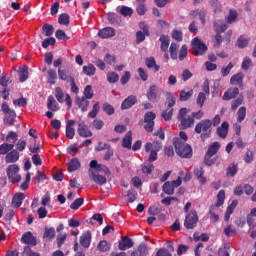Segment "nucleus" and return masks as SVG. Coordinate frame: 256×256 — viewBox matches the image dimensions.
<instances>
[{
	"label": "nucleus",
	"instance_id": "1",
	"mask_svg": "<svg viewBox=\"0 0 256 256\" xmlns=\"http://www.w3.org/2000/svg\"><path fill=\"white\" fill-rule=\"evenodd\" d=\"M173 145H174L176 154L179 157H182L183 159H191V157H193V148H191V145L183 142L181 138L179 137L174 138Z\"/></svg>",
	"mask_w": 256,
	"mask_h": 256
},
{
	"label": "nucleus",
	"instance_id": "2",
	"mask_svg": "<svg viewBox=\"0 0 256 256\" xmlns=\"http://www.w3.org/2000/svg\"><path fill=\"white\" fill-rule=\"evenodd\" d=\"M213 127V121L210 119H204L196 124L194 131L198 135H200V139L205 141V139H209L211 137V131Z\"/></svg>",
	"mask_w": 256,
	"mask_h": 256
},
{
	"label": "nucleus",
	"instance_id": "3",
	"mask_svg": "<svg viewBox=\"0 0 256 256\" xmlns=\"http://www.w3.org/2000/svg\"><path fill=\"white\" fill-rule=\"evenodd\" d=\"M170 51V57L173 61H177V59L179 61H185V59H187V55H188V47L187 45H182V47L179 50V45H177V43L172 42L169 48ZM179 51V54H178Z\"/></svg>",
	"mask_w": 256,
	"mask_h": 256
},
{
	"label": "nucleus",
	"instance_id": "4",
	"mask_svg": "<svg viewBox=\"0 0 256 256\" xmlns=\"http://www.w3.org/2000/svg\"><path fill=\"white\" fill-rule=\"evenodd\" d=\"M192 55L201 57L207 53V44L203 43L199 37H195L191 41Z\"/></svg>",
	"mask_w": 256,
	"mask_h": 256
},
{
	"label": "nucleus",
	"instance_id": "5",
	"mask_svg": "<svg viewBox=\"0 0 256 256\" xmlns=\"http://www.w3.org/2000/svg\"><path fill=\"white\" fill-rule=\"evenodd\" d=\"M197 223H199L197 211L191 210L188 214H186L184 227L186 229H195V227H197Z\"/></svg>",
	"mask_w": 256,
	"mask_h": 256
},
{
	"label": "nucleus",
	"instance_id": "6",
	"mask_svg": "<svg viewBox=\"0 0 256 256\" xmlns=\"http://www.w3.org/2000/svg\"><path fill=\"white\" fill-rule=\"evenodd\" d=\"M225 203V190H220L217 194V201L214 205L210 206L209 214L219 215V207Z\"/></svg>",
	"mask_w": 256,
	"mask_h": 256
},
{
	"label": "nucleus",
	"instance_id": "7",
	"mask_svg": "<svg viewBox=\"0 0 256 256\" xmlns=\"http://www.w3.org/2000/svg\"><path fill=\"white\" fill-rule=\"evenodd\" d=\"M140 31L136 32V43L139 45V43H143L145 41V37H149L151 34L149 33V25L145 22L139 23Z\"/></svg>",
	"mask_w": 256,
	"mask_h": 256
},
{
	"label": "nucleus",
	"instance_id": "8",
	"mask_svg": "<svg viewBox=\"0 0 256 256\" xmlns=\"http://www.w3.org/2000/svg\"><path fill=\"white\" fill-rule=\"evenodd\" d=\"M19 173V166L17 164L9 165L7 167V177L11 183H19L21 181V175Z\"/></svg>",
	"mask_w": 256,
	"mask_h": 256
},
{
	"label": "nucleus",
	"instance_id": "9",
	"mask_svg": "<svg viewBox=\"0 0 256 256\" xmlns=\"http://www.w3.org/2000/svg\"><path fill=\"white\" fill-rule=\"evenodd\" d=\"M77 133L80 137L87 138L93 137V132L89 129V126L85 122H80L78 124Z\"/></svg>",
	"mask_w": 256,
	"mask_h": 256
},
{
	"label": "nucleus",
	"instance_id": "10",
	"mask_svg": "<svg viewBox=\"0 0 256 256\" xmlns=\"http://www.w3.org/2000/svg\"><path fill=\"white\" fill-rule=\"evenodd\" d=\"M21 241L22 243H25V245H30L31 247H35V245H37V237L33 236L31 231L24 233L22 235Z\"/></svg>",
	"mask_w": 256,
	"mask_h": 256
},
{
	"label": "nucleus",
	"instance_id": "11",
	"mask_svg": "<svg viewBox=\"0 0 256 256\" xmlns=\"http://www.w3.org/2000/svg\"><path fill=\"white\" fill-rule=\"evenodd\" d=\"M134 243L131 238L128 236H122L121 241H119L118 248L120 251H127V249H131Z\"/></svg>",
	"mask_w": 256,
	"mask_h": 256
},
{
	"label": "nucleus",
	"instance_id": "12",
	"mask_svg": "<svg viewBox=\"0 0 256 256\" xmlns=\"http://www.w3.org/2000/svg\"><path fill=\"white\" fill-rule=\"evenodd\" d=\"M89 178L94 181L97 185L103 186L107 183V177L102 176L101 174H95L92 170H89Z\"/></svg>",
	"mask_w": 256,
	"mask_h": 256
},
{
	"label": "nucleus",
	"instance_id": "13",
	"mask_svg": "<svg viewBox=\"0 0 256 256\" xmlns=\"http://www.w3.org/2000/svg\"><path fill=\"white\" fill-rule=\"evenodd\" d=\"M239 95V88L233 87L229 88L222 96L223 101H231V99H236Z\"/></svg>",
	"mask_w": 256,
	"mask_h": 256
},
{
	"label": "nucleus",
	"instance_id": "14",
	"mask_svg": "<svg viewBox=\"0 0 256 256\" xmlns=\"http://www.w3.org/2000/svg\"><path fill=\"white\" fill-rule=\"evenodd\" d=\"M137 103V96L130 95L128 96L121 104L122 111H125L127 109H131L133 105Z\"/></svg>",
	"mask_w": 256,
	"mask_h": 256
},
{
	"label": "nucleus",
	"instance_id": "15",
	"mask_svg": "<svg viewBox=\"0 0 256 256\" xmlns=\"http://www.w3.org/2000/svg\"><path fill=\"white\" fill-rule=\"evenodd\" d=\"M149 255V247L145 243H141L138 248L132 251L130 256H146Z\"/></svg>",
	"mask_w": 256,
	"mask_h": 256
},
{
	"label": "nucleus",
	"instance_id": "16",
	"mask_svg": "<svg viewBox=\"0 0 256 256\" xmlns=\"http://www.w3.org/2000/svg\"><path fill=\"white\" fill-rule=\"evenodd\" d=\"M80 245L84 247V249H89L91 246V231H87L80 236Z\"/></svg>",
	"mask_w": 256,
	"mask_h": 256
},
{
	"label": "nucleus",
	"instance_id": "17",
	"mask_svg": "<svg viewBox=\"0 0 256 256\" xmlns=\"http://www.w3.org/2000/svg\"><path fill=\"white\" fill-rule=\"evenodd\" d=\"M98 36L101 39H109V37H115V29L111 27L103 28L98 32Z\"/></svg>",
	"mask_w": 256,
	"mask_h": 256
},
{
	"label": "nucleus",
	"instance_id": "18",
	"mask_svg": "<svg viewBox=\"0 0 256 256\" xmlns=\"http://www.w3.org/2000/svg\"><path fill=\"white\" fill-rule=\"evenodd\" d=\"M68 172L73 173V171H77L81 169V161L79 158H72L68 163Z\"/></svg>",
	"mask_w": 256,
	"mask_h": 256
},
{
	"label": "nucleus",
	"instance_id": "19",
	"mask_svg": "<svg viewBox=\"0 0 256 256\" xmlns=\"http://www.w3.org/2000/svg\"><path fill=\"white\" fill-rule=\"evenodd\" d=\"M193 125H195V119L192 116L180 119V129H189Z\"/></svg>",
	"mask_w": 256,
	"mask_h": 256
},
{
	"label": "nucleus",
	"instance_id": "20",
	"mask_svg": "<svg viewBox=\"0 0 256 256\" xmlns=\"http://www.w3.org/2000/svg\"><path fill=\"white\" fill-rule=\"evenodd\" d=\"M194 175L201 185H205V183H207V178H205L204 176L205 170L203 169V167L195 168Z\"/></svg>",
	"mask_w": 256,
	"mask_h": 256
},
{
	"label": "nucleus",
	"instance_id": "21",
	"mask_svg": "<svg viewBox=\"0 0 256 256\" xmlns=\"http://www.w3.org/2000/svg\"><path fill=\"white\" fill-rule=\"evenodd\" d=\"M244 77H245V75H243V73H241V72L234 74L230 78L231 85H238L241 89H243V78Z\"/></svg>",
	"mask_w": 256,
	"mask_h": 256
},
{
	"label": "nucleus",
	"instance_id": "22",
	"mask_svg": "<svg viewBox=\"0 0 256 256\" xmlns=\"http://www.w3.org/2000/svg\"><path fill=\"white\" fill-rule=\"evenodd\" d=\"M133 143V132L128 131L122 139V147L124 149H131Z\"/></svg>",
	"mask_w": 256,
	"mask_h": 256
},
{
	"label": "nucleus",
	"instance_id": "23",
	"mask_svg": "<svg viewBox=\"0 0 256 256\" xmlns=\"http://www.w3.org/2000/svg\"><path fill=\"white\" fill-rule=\"evenodd\" d=\"M217 135L221 137V139H225L227 134L229 133V123L223 122L220 127L217 128Z\"/></svg>",
	"mask_w": 256,
	"mask_h": 256
},
{
	"label": "nucleus",
	"instance_id": "24",
	"mask_svg": "<svg viewBox=\"0 0 256 256\" xmlns=\"http://www.w3.org/2000/svg\"><path fill=\"white\" fill-rule=\"evenodd\" d=\"M239 205V201L233 200L231 204L227 207V210L224 215V221H229L231 219V215H233V211H235V208Z\"/></svg>",
	"mask_w": 256,
	"mask_h": 256
},
{
	"label": "nucleus",
	"instance_id": "25",
	"mask_svg": "<svg viewBox=\"0 0 256 256\" xmlns=\"http://www.w3.org/2000/svg\"><path fill=\"white\" fill-rule=\"evenodd\" d=\"M25 199V194L24 193H16L12 199V205L16 208L19 209L21 205H23V200Z\"/></svg>",
	"mask_w": 256,
	"mask_h": 256
},
{
	"label": "nucleus",
	"instance_id": "26",
	"mask_svg": "<svg viewBox=\"0 0 256 256\" xmlns=\"http://www.w3.org/2000/svg\"><path fill=\"white\" fill-rule=\"evenodd\" d=\"M5 161L6 163H17L19 161V152L13 149L6 155Z\"/></svg>",
	"mask_w": 256,
	"mask_h": 256
},
{
	"label": "nucleus",
	"instance_id": "27",
	"mask_svg": "<svg viewBox=\"0 0 256 256\" xmlns=\"http://www.w3.org/2000/svg\"><path fill=\"white\" fill-rule=\"evenodd\" d=\"M76 105L81 109L82 113H85L89 108V100L85 97L77 98Z\"/></svg>",
	"mask_w": 256,
	"mask_h": 256
},
{
	"label": "nucleus",
	"instance_id": "28",
	"mask_svg": "<svg viewBox=\"0 0 256 256\" xmlns=\"http://www.w3.org/2000/svg\"><path fill=\"white\" fill-rule=\"evenodd\" d=\"M19 70V81L20 83H25V81L29 79V67L27 65H24L20 67Z\"/></svg>",
	"mask_w": 256,
	"mask_h": 256
},
{
	"label": "nucleus",
	"instance_id": "29",
	"mask_svg": "<svg viewBox=\"0 0 256 256\" xmlns=\"http://www.w3.org/2000/svg\"><path fill=\"white\" fill-rule=\"evenodd\" d=\"M5 115L6 116L4 122L10 126L15 125V119L17 118V113L15 112V110L9 111Z\"/></svg>",
	"mask_w": 256,
	"mask_h": 256
},
{
	"label": "nucleus",
	"instance_id": "30",
	"mask_svg": "<svg viewBox=\"0 0 256 256\" xmlns=\"http://www.w3.org/2000/svg\"><path fill=\"white\" fill-rule=\"evenodd\" d=\"M159 41L161 42V51L167 53V50L169 49V44L171 43L169 36L161 35Z\"/></svg>",
	"mask_w": 256,
	"mask_h": 256
},
{
	"label": "nucleus",
	"instance_id": "31",
	"mask_svg": "<svg viewBox=\"0 0 256 256\" xmlns=\"http://www.w3.org/2000/svg\"><path fill=\"white\" fill-rule=\"evenodd\" d=\"M148 101L157 100V85H151L146 95Z\"/></svg>",
	"mask_w": 256,
	"mask_h": 256
},
{
	"label": "nucleus",
	"instance_id": "32",
	"mask_svg": "<svg viewBox=\"0 0 256 256\" xmlns=\"http://www.w3.org/2000/svg\"><path fill=\"white\" fill-rule=\"evenodd\" d=\"M47 101V109L50 111H59V104H57V101L52 95L48 96Z\"/></svg>",
	"mask_w": 256,
	"mask_h": 256
},
{
	"label": "nucleus",
	"instance_id": "33",
	"mask_svg": "<svg viewBox=\"0 0 256 256\" xmlns=\"http://www.w3.org/2000/svg\"><path fill=\"white\" fill-rule=\"evenodd\" d=\"M244 101L245 97L243 95H239L238 98L231 102V111H237V109L243 105Z\"/></svg>",
	"mask_w": 256,
	"mask_h": 256
},
{
	"label": "nucleus",
	"instance_id": "34",
	"mask_svg": "<svg viewBox=\"0 0 256 256\" xmlns=\"http://www.w3.org/2000/svg\"><path fill=\"white\" fill-rule=\"evenodd\" d=\"M97 249L102 253H107V251H111V243H109L107 240H102L98 243Z\"/></svg>",
	"mask_w": 256,
	"mask_h": 256
},
{
	"label": "nucleus",
	"instance_id": "35",
	"mask_svg": "<svg viewBox=\"0 0 256 256\" xmlns=\"http://www.w3.org/2000/svg\"><path fill=\"white\" fill-rule=\"evenodd\" d=\"M192 15L194 17H199L202 25H205V23H206L205 18L207 17V10H205V9L195 10L192 12Z\"/></svg>",
	"mask_w": 256,
	"mask_h": 256
},
{
	"label": "nucleus",
	"instance_id": "36",
	"mask_svg": "<svg viewBox=\"0 0 256 256\" xmlns=\"http://www.w3.org/2000/svg\"><path fill=\"white\" fill-rule=\"evenodd\" d=\"M47 82L49 83V85H55V83H57V71H55L54 69H50L47 71Z\"/></svg>",
	"mask_w": 256,
	"mask_h": 256
},
{
	"label": "nucleus",
	"instance_id": "37",
	"mask_svg": "<svg viewBox=\"0 0 256 256\" xmlns=\"http://www.w3.org/2000/svg\"><path fill=\"white\" fill-rule=\"evenodd\" d=\"M145 65L148 67V69H155V71H159V69H161L153 57L146 58Z\"/></svg>",
	"mask_w": 256,
	"mask_h": 256
},
{
	"label": "nucleus",
	"instance_id": "38",
	"mask_svg": "<svg viewBox=\"0 0 256 256\" xmlns=\"http://www.w3.org/2000/svg\"><path fill=\"white\" fill-rule=\"evenodd\" d=\"M219 149H221V144H219V142H214L209 146L206 155H210L213 157L217 153V151H219Z\"/></svg>",
	"mask_w": 256,
	"mask_h": 256
},
{
	"label": "nucleus",
	"instance_id": "39",
	"mask_svg": "<svg viewBox=\"0 0 256 256\" xmlns=\"http://www.w3.org/2000/svg\"><path fill=\"white\" fill-rule=\"evenodd\" d=\"M193 97V89L189 90L188 92L185 90H181L179 94V100L182 102L189 101L190 98Z\"/></svg>",
	"mask_w": 256,
	"mask_h": 256
},
{
	"label": "nucleus",
	"instance_id": "40",
	"mask_svg": "<svg viewBox=\"0 0 256 256\" xmlns=\"http://www.w3.org/2000/svg\"><path fill=\"white\" fill-rule=\"evenodd\" d=\"M245 117H247V108L245 106H242L237 111L238 123H243V121H245Z\"/></svg>",
	"mask_w": 256,
	"mask_h": 256
},
{
	"label": "nucleus",
	"instance_id": "41",
	"mask_svg": "<svg viewBox=\"0 0 256 256\" xmlns=\"http://www.w3.org/2000/svg\"><path fill=\"white\" fill-rule=\"evenodd\" d=\"M162 190L166 195H173L175 193V188H173L171 181L165 182L162 186Z\"/></svg>",
	"mask_w": 256,
	"mask_h": 256
},
{
	"label": "nucleus",
	"instance_id": "42",
	"mask_svg": "<svg viewBox=\"0 0 256 256\" xmlns=\"http://www.w3.org/2000/svg\"><path fill=\"white\" fill-rule=\"evenodd\" d=\"M82 71L84 75H88V77H93L95 75V72L97 71V68L93 64H89L88 66H83Z\"/></svg>",
	"mask_w": 256,
	"mask_h": 256
},
{
	"label": "nucleus",
	"instance_id": "43",
	"mask_svg": "<svg viewBox=\"0 0 256 256\" xmlns=\"http://www.w3.org/2000/svg\"><path fill=\"white\" fill-rule=\"evenodd\" d=\"M15 144L3 143L0 145V155H7L9 151H12Z\"/></svg>",
	"mask_w": 256,
	"mask_h": 256
},
{
	"label": "nucleus",
	"instance_id": "44",
	"mask_svg": "<svg viewBox=\"0 0 256 256\" xmlns=\"http://www.w3.org/2000/svg\"><path fill=\"white\" fill-rule=\"evenodd\" d=\"M100 109L101 106H99V102H96L92 107V111L88 113V117H90V119H95V117H97L99 114Z\"/></svg>",
	"mask_w": 256,
	"mask_h": 256
},
{
	"label": "nucleus",
	"instance_id": "45",
	"mask_svg": "<svg viewBox=\"0 0 256 256\" xmlns=\"http://www.w3.org/2000/svg\"><path fill=\"white\" fill-rule=\"evenodd\" d=\"M42 31L45 37H51V35H53V31H55V28H53V25L51 24H44L42 27Z\"/></svg>",
	"mask_w": 256,
	"mask_h": 256
},
{
	"label": "nucleus",
	"instance_id": "46",
	"mask_svg": "<svg viewBox=\"0 0 256 256\" xmlns=\"http://www.w3.org/2000/svg\"><path fill=\"white\" fill-rule=\"evenodd\" d=\"M237 45L239 49H245V47L249 45V38H246L245 36L241 35L237 40Z\"/></svg>",
	"mask_w": 256,
	"mask_h": 256
},
{
	"label": "nucleus",
	"instance_id": "47",
	"mask_svg": "<svg viewBox=\"0 0 256 256\" xmlns=\"http://www.w3.org/2000/svg\"><path fill=\"white\" fill-rule=\"evenodd\" d=\"M58 23L60 25H69V23H70L69 14H67V13L60 14L58 17Z\"/></svg>",
	"mask_w": 256,
	"mask_h": 256
},
{
	"label": "nucleus",
	"instance_id": "48",
	"mask_svg": "<svg viewBox=\"0 0 256 256\" xmlns=\"http://www.w3.org/2000/svg\"><path fill=\"white\" fill-rule=\"evenodd\" d=\"M157 115L154 112H146L144 115V123H155Z\"/></svg>",
	"mask_w": 256,
	"mask_h": 256
},
{
	"label": "nucleus",
	"instance_id": "49",
	"mask_svg": "<svg viewBox=\"0 0 256 256\" xmlns=\"http://www.w3.org/2000/svg\"><path fill=\"white\" fill-rule=\"evenodd\" d=\"M166 99L168 101V108L172 109V107H175L176 98L171 92L166 93Z\"/></svg>",
	"mask_w": 256,
	"mask_h": 256
},
{
	"label": "nucleus",
	"instance_id": "50",
	"mask_svg": "<svg viewBox=\"0 0 256 256\" xmlns=\"http://www.w3.org/2000/svg\"><path fill=\"white\" fill-rule=\"evenodd\" d=\"M237 165L235 164H231L227 170H226V176L227 177H235V175H237Z\"/></svg>",
	"mask_w": 256,
	"mask_h": 256
},
{
	"label": "nucleus",
	"instance_id": "51",
	"mask_svg": "<svg viewBox=\"0 0 256 256\" xmlns=\"http://www.w3.org/2000/svg\"><path fill=\"white\" fill-rule=\"evenodd\" d=\"M58 77L61 81H67L69 83V75H67V70L66 69H58Z\"/></svg>",
	"mask_w": 256,
	"mask_h": 256
},
{
	"label": "nucleus",
	"instance_id": "52",
	"mask_svg": "<svg viewBox=\"0 0 256 256\" xmlns=\"http://www.w3.org/2000/svg\"><path fill=\"white\" fill-rule=\"evenodd\" d=\"M83 203H85V199L78 198L74 200V202L70 205V209H73V211H77V209H79V207H81Z\"/></svg>",
	"mask_w": 256,
	"mask_h": 256
},
{
	"label": "nucleus",
	"instance_id": "53",
	"mask_svg": "<svg viewBox=\"0 0 256 256\" xmlns=\"http://www.w3.org/2000/svg\"><path fill=\"white\" fill-rule=\"evenodd\" d=\"M249 67H253V61L249 57H245L242 62L243 71H249Z\"/></svg>",
	"mask_w": 256,
	"mask_h": 256
},
{
	"label": "nucleus",
	"instance_id": "54",
	"mask_svg": "<svg viewBox=\"0 0 256 256\" xmlns=\"http://www.w3.org/2000/svg\"><path fill=\"white\" fill-rule=\"evenodd\" d=\"M79 152V147L77 145V143H74L72 145H70L67 148V154L68 155H72V157H75V155Z\"/></svg>",
	"mask_w": 256,
	"mask_h": 256
},
{
	"label": "nucleus",
	"instance_id": "55",
	"mask_svg": "<svg viewBox=\"0 0 256 256\" xmlns=\"http://www.w3.org/2000/svg\"><path fill=\"white\" fill-rule=\"evenodd\" d=\"M107 81L108 83H117V81H119V74L116 72H109L107 74Z\"/></svg>",
	"mask_w": 256,
	"mask_h": 256
},
{
	"label": "nucleus",
	"instance_id": "56",
	"mask_svg": "<svg viewBox=\"0 0 256 256\" xmlns=\"http://www.w3.org/2000/svg\"><path fill=\"white\" fill-rule=\"evenodd\" d=\"M55 37L59 41H69L68 35L65 34V31H63V30H57L56 33H55Z\"/></svg>",
	"mask_w": 256,
	"mask_h": 256
},
{
	"label": "nucleus",
	"instance_id": "57",
	"mask_svg": "<svg viewBox=\"0 0 256 256\" xmlns=\"http://www.w3.org/2000/svg\"><path fill=\"white\" fill-rule=\"evenodd\" d=\"M43 237L44 239H53L55 237V228H45Z\"/></svg>",
	"mask_w": 256,
	"mask_h": 256
},
{
	"label": "nucleus",
	"instance_id": "58",
	"mask_svg": "<svg viewBox=\"0 0 256 256\" xmlns=\"http://www.w3.org/2000/svg\"><path fill=\"white\" fill-rule=\"evenodd\" d=\"M102 110L104 111V113H106L107 115H113L115 113V108H113L111 106V104L109 103H104L102 106Z\"/></svg>",
	"mask_w": 256,
	"mask_h": 256
},
{
	"label": "nucleus",
	"instance_id": "59",
	"mask_svg": "<svg viewBox=\"0 0 256 256\" xmlns=\"http://www.w3.org/2000/svg\"><path fill=\"white\" fill-rule=\"evenodd\" d=\"M55 97L59 103H63V97H65V94L63 93V89H61V87L55 88Z\"/></svg>",
	"mask_w": 256,
	"mask_h": 256
},
{
	"label": "nucleus",
	"instance_id": "60",
	"mask_svg": "<svg viewBox=\"0 0 256 256\" xmlns=\"http://www.w3.org/2000/svg\"><path fill=\"white\" fill-rule=\"evenodd\" d=\"M84 99H93V88L91 85H87L84 89Z\"/></svg>",
	"mask_w": 256,
	"mask_h": 256
},
{
	"label": "nucleus",
	"instance_id": "61",
	"mask_svg": "<svg viewBox=\"0 0 256 256\" xmlns=\"http://www.w3.org/2000/svg\"><path fill=\"white\" fill-rule=\"evenodd\" d=\"M173 117V108L167 109L162 112V118L164 121H171Z\"/></svg>",
	"mask_w": 256,
	"mask_h": 256
},
{
	"label": "nucleus",
	"instance_id": "62",
	"mask_svg": "<svg viewBox=\"0 0 256 256\" xmlns=\"http://www.w3.org/2000/svg\"><path fill=\"white\" fill-rule=\"evenodd\" d=\"M120 13L123 15V17H131V15H133V10L130 7L122 6Z\"/></svg>",
	"mask_w": 256,
	"mask_h": 256
},
{
	"label": "nucleus",
	"instance_id": "63",
	"mask_svg": "<svg viewBox=\"0 0 256 256\" xmlns=\"http://www.w3.org/2000/svg\"><path fill=\"white\" fill-rule=\"evenodd\" d=\"M55 43H57V40H55L54 37L46 38L42 42V47H43V49H47V47H49V45H55Z\"/></svg>",
	"mask_w": 256,
	"mask_h": 256
},
{
	"label": "nucleus",
	"instance_id": "64",
	"mask_svg": "<svg viewBox=\"0 0 256 256\" xmlns=\"http://www.w3.org/2000/svg\"><path fill=\"white\" fill-rule=\"evenodd\" d=\"M237 19V11L230 10L229 15L226 17V23H233Z\"/></svg>",
	"mask_w": 256,
	"mask_h": 256
}]
</instances>
